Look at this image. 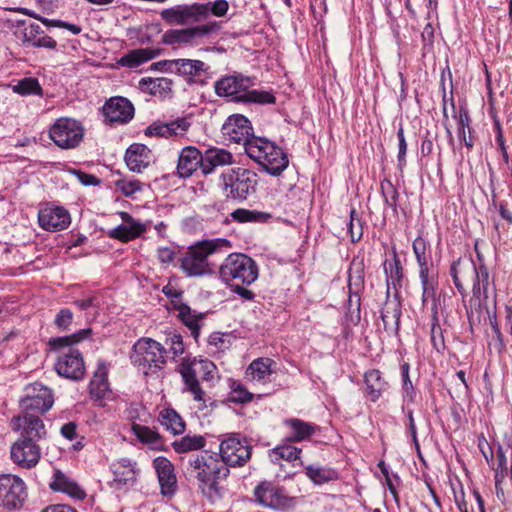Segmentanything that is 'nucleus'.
Masks as SVG:
<instances>
[{
  "label": "nucleus",
  "instance_id": "obj_32",
  "mask_svg": "<svg viewBox=\"0 0 512 512\" xmlns=\"http://www.w3.org/2000/svg\"><path fill=\"white\" fill-rule=\"evenodd\" d=\"M401 313V303L396 299H388L381 310L384 329L387 331H398Z\"/></svg>",
  "mask_w": 512,
  "mask_h": 512
},
{
  "label": "nucleus",
  "instance_id": "obj_18",
  "mask_svg": "<svg viewBox=\"0 0 512 512\" xmlns=\"http://www.w3.org/2000/svg\"><path fill=\"white\" fill-rule=\"evenodd\" d=\"M14 34L24 46L44 47L48 49H55L57 46V42L53 38L45 35L42 28L36 23L27 24L25 20H18Z\"/></svg>",
  "mask_w": 512,
  "mask_h": 512
},
{
  "label": "nucleus",
  "instance_id": "obj_7",
  "mask_svg": "<svg viewBox=\"0 0 512 512\" xmlns=\"http://www.w3.org/2000/svg\"><path fill=\"white\" fill-rule=\"evenodd\" d=\"M246 154L272 176L281 175L288 167L287 155L266 138H253L247 144Z\"/></svg>",
  "mask_w": 512,
  "mask_h": 512
},
{
  "label": "nucleus",
  "instance_id": "obj_53",
  "mask_svg": "<svg viewBox=\"0 0 512 512\" xmlns=\"http://www.w3.org/2000/svg\"><path fill=\"white\" fill-rule=\"evenodd\" d=\"M348 230L352 242H357L361 239L363 235L362 222L357 211L354 208H352L350 211V221L348 224Z\"/></svg>",
  "mask_w": 512,
  "mask_h": 512
},
{
  "label": "nucleus",
  "instance_id": "obj_37",
  "mask_svg": "<svg viewBox=\"0 0 512 512\" xmlns=\"http://www.w3.org/2000/svg\"><path fill=\"white\" fill-rule=\"evenodd\" d=\"M159 421L162 426L171 431L174 435H180L185 431V422L182 417L172 408H164L159 413Z\"/></svg>",
  "mask_w": 512,
  "mask_h": 512
},
{
  "label": "nucleus",
  "instance_id": "obj_45",
  "mask_svg": "<svg viewBox=\"0 0 512 512\" xmlns=\"http://www.w3.org/2000/svg\"><path fill=\"white\" fill-rule=\"evenodd\" d=\"M431 312V342L433 347L440 352L445 349V341L443 330L439 323L438 307L436 303L432 305Z\"/></svg>",
  "mask_w": 512,
  "mask_h": 512
},
{
  "label": "nucleus",
  "instance_id": "obj_6",
  "mask_svg": "<svg viewBox=\"0 0 512 512\" xmlns=\"http://www.w3.org/2000/svg\"><path fill=\"white\" fill-rule=\"evenodd\" d=\"M231 248L230 242L225 238L204 240L189 247L184 256L180 259L181 270L189 277H199L212 272L208 263L210 254L223 249Z\"/></svg>",
  "mask_w": 512,
  "mask_h": 512
},
{
  "label": "nucleus",
  "instance_id": "obj_39",
  "mask_svg": "<svg viewBox=\"0 0 512 512\" xmlns=\"http://www.w3.org/2000/svg\"><path fill=\"white\" fill-rule=\"evenodd\" d=\"M172 448L178 454L198 451L205 447L206 439L202 435H186L172 442Z\"/></svg>",
  "mask_w": 512,
  "mask_h": 512
},
{
  "label": "nucleus",
  "instance_id": "obj_34",
  "mask_svg": "<svg viewBox=\"0 0 512 512\" xmlns=\"http://www.w3.org/2000/svg\"><path fill=\"white\" fill-rule=\"evenodd\" d=\"M156 56L157 51L151 48L134 49L123 55L117 63L123 67L136 68Z\"/></svg>",
  "mask_w": 512,
  "mask_h": 512
},
{
  "label": "nucleus",
  "instance_id": "obj_36",
  "mask_svg": "<svg viewBox=\"0 0 512 512\" xmlns=\"http://www.w3.org/2000/svg\"><path fill=\"white\" fill-rule=\"evenodd\" d=\"M139 87L142 91L148 92L151 95L163 96L171 91L172 80L166 77L142 78L139 82Z\"/></svg>",
  "mask_w": 512,
  "mask_h": 512
},
{
  "label": "nucleus",
  "instance_id": "obj_11",
  "mask_svg": "<svg viewBox=\"0 0 512 512\" xmlns=\"http://www.w3.org/2000/svg\"><path fill=\"white\" fill-rule=\"evenodd\" d=\"M52 391L41 383H32L25 388V396L19 401L23 415L14 418L41 419L53 405Z\"/></svg>",
  "mask_w": 512,
  "mask_h": 512
},
{
  "label": "nucleus",
  "instance_id": "obj_57",
  "mask_svg": "<svg viewBox=\"0 0 512 512\" xmlns=\"http://www.w3.org/2000/svg\"><path fill=\"white\" fill-rule=\"evenodd\" d=\"M73 321V313L70 309H61L54 320V324L60 330H67Z\"/></svg>",
  "mask_w": 512,
  "mask_h": 512
},
{
  "label": "nucleus",
  "instance_id": "obj_40",
  "mask_svg": "<svg viewBox=\"0 0 512 512\" xmlns=\"http://www.w3.org/2000/svg\"><path fill=\"white\" fill-rule=\"evenodd\" d=\"M175 310L178 311V318L189 328L192 336L197 339L200 330L199 321L203 318V314H195L185 303L176 305Z\"/></svg>",
  "mask_w": 512,
  "mask_h": 512
},
{
  "label": "nucleus",
  "instance_id": "obj_60",
  "mask_svg": "<svg viewBox=\"0 0 512 512\" xmlns=\"http://www.w3.org/2000/svg\"><path fill=\"white\" fill-rule=\"evenodd\" d=\"M205 4L209 5V13H212L216 17L224 16L229 9V4L226 0H216L213 3L208 2Z\"/></svg>",
  "mask_w": 512,
  "mask_h": 512
},
{
  "label": "nucleus",
  "instance_id": "obj_33",
  "mask_svg": "<svg viewBox=\"0 0 512 512\" xmlns=\"http://www.w3.org/2000/svg\"><path fill=\"white\" fill-rule=\"evenodd\" d=\"M284 424L291 430V434L288 437V440L291 442L306 440L311 437L317 429L316 425L297 418L287 419L284 421Z\"/></svg>",
  "mask_w": 512,
  "mask_h": 512
},
{
  "label": "nucleus",
  "instance_id": "obj_26",
  "mask_svg": "<svg viewBox=\"0 0 512 512\" xmlns=\"http://www.w3.org/2000/svg\"><path fill=\"white\" fill-rule=\"evenodd\" d=\"M158 481L163 495H171L176 490V475L174 466L166 457H157L153 461Z\"/></svg>",
  "mask_w": 512,
  "mask_h": 512
},
{
  "label": "nucleus",
  "instance_id": "obj_28",
  "mask_svg": "<svg viewBox=\"0 0 512 512\" xmlns=\"http://www.w3.org/2000/svg\"><path fill=\"white\" fill-rule=\"evenodd\" d=\"M234 158L231 152L223 148L211 147L203 154L202 173L211 174L216 167L231 165Z\"/></svg>",
  "mask_w": 512,
  "mask_h": 512
},
{
  "label": "nucleus",
  "instance_id": "obj_38",
  "mask_svg": "<svg viewBox=\"0 0 512 512\" xmlns=\"http://www.w3.org/2000/svg\"><path fill=\"white\" fill-rule=\"evenodd\" d=\"M364 381L366 384V392L371 401L378 400L385 390L386 382L381 377L379 370L372 369L365 373Z\"/></svg>",
  "mask_w": 512,
  "mask_h": 512
},
{
  "label": "nucleus",
  "instance_id": "obj_3",
  "mask_svg": "<svg viewBox=\"0 0 512 512\" xmlns=\"http://www.w3.org/2000/svg\"><path fill=\"white\" fill-rule=\"evenodd\" d=\"M90 333V329H81L71 335L49 340L51 349L58 352L55 369L60 376L73 380L82 378L85 371L84 361L79 350L72 345L86 339Z\"/></svg>",
  "mask_w": 512,
  "mask_h": 512
},
{
  "label": "nucleus",
  "instance_id": "obj_30",
  "mask_svg": "<svg viewBox=\"0 0 512 512\" xmlns=\"http://www.w3.org/2000/svg\"><path fill=\"white\" fill-rule=\"evenodd\" d=\"M49 486L53 491L66 493L76 499H83L86 496L85 492L78 484L60 470H55L53 480L50 482Z\"/></svg>",
  "mask_w": 512,
  "mask_h": 512
},
{
  "label": "nucleus",
  "instance_id": "obj_5",
  "mask_svg": "<svg viewBox=\"0 0 512 512\" xmlns=\"http://www.w3.org/2000/svg\"><path fill=\"white\" fill-rule=\"evenodd\" d=\"M250 79L242 75L225 76L214 84L215 93L220 97H230L232 101L243 103L273 104L275 96L263 90L250 89Z\"/></svg>",
  "mask_w": 512,
  "mask_h": 512
},
{
  "label": "nucleus",
  "instance_id": "obj_48",
  "mask_svg": "<svg viewBox=\"0 0 512 512\" xmlns=\"http://www.w3.org/2000/svg\"><path fill=\"white\" fill-rule=\"evenodd\" d=\"M301 450L292 445H280L270 451L272 462H278L281 459L292 462L299 458Z\"/></svg>",
  "mask_w": 512,
  "mask_h": 512
},
{
  "label": "nucleus",
  "instance_id": "obj_4",
  "mask_svg": "<svg viewBox=\"0 0 512 512\" xmlns=\"http://www.w3.org/2000/svg\"><path fill=\"white\" fill-rule=\"evenodd\" d=\"M258 182L255 171L244 167H233L220 174L218 187L226 199L243 202L256 193Z\"/></svg>",
  "mask_w": 512,
  "mask_h": 512
},
{
  "label": "nucleus",
  "instance_id": "obj_58",
  "mask_svg": "<svg viewBox=\"0 0 512 512\" xmlns=\"http://www.w3.org/2000/svg\"><path fill=\"white\" fill-rule=\"evenodd\" d=\"M381 187L383 190L385 203L395 210L397 205L398 192L390 182H388L386 185L382 183Z\"/></svg>",
  "mask_w": 512,
  "mask_h": 512
},
{
  "label": "nucleus",
  "instance_id": "obj_43",
  "mask_svg": "<svg viewBox=\"0 0 512 512\" xmlns=\"http://www.w3.org/2000/svg\"><path fill=\"white\" fill-rule=\"evenodd\" d=\"M455 117L458 118V137L468 149H471L474 146V141L471 137L470 117L467 110L463 107L460 108Z\"/></svg>",
  "mask_w": 512,
  "mask_h": 512
},
{
  "label": "nucleus",
  "instance_id": "obj_42",
  "mask_svg": "<svg viewBox=\"0 0 512 512\" xmlns=\"http://www.w3.org/2000/svg\"><path fill=\"white\" fill-rule=\"evenodd\" d=\"M89 389L91 395H93L94 397L98 399L105 397L106 393L109 390L107 368L105 367V365H99L92 380L90 381Z\"/></svg>",
  "mask_w": 512,
  "mask_h": 512
},
{
  "label": "nucleus",
  "instance_id": "obj_21",
  "mask_svg": "<svg viewBox=\"0 0 512 512\" xmlns=\"http://www.w3.org/2000/svg\"><path fill=\"white\" fill-rule=\"evenodd\" d=\"M103 114L110 123H127L134 116L132 103L124 97H113L103 107Z\"/></svg>",
  "mask_w": 512,
  "mask_h": 512
},
{
  "label": "nucleus",
  "instance_id": "obj_22",
  "mask_svg": "<svg viewBox=\"0 0 512 512\" xmlns=\"http://www.w3.org/2000/svg\"><path fill=\"white\" fill-rule=\"evenodd\" d=\"M123 224L111 229L108 236L122 242L131 241L145 232L146 227L141 222L135 220L128 212H119Z\"/></svg>",
  "mask_w": 512,
  "mask_h": 512
},
{
  "label": "nucleus",
  "instance_id": "obj_29",
  "mask_svg": "<svg viewBox=\"0 0 512 512\" xmlns=\"http://www.w3.org/2000/svg\"><path fill=\"white\" fill-rule=\"evenodd\" d=\"M156 65H168L167 70L182 76H196L206 70L205 63L192 59H173L157 62Z\"/></svg>",
  "mask_w": 512,
  "mask_h": 512
},
{
  "label": "nucleus",
  "instance_id": "obj_1",
  "mask_svg": "<svg viewBox=\"0 0 512 512\" xmlns=\"http://www.w3.org/2000/svg\"><path fill=\"white\" fill-rule=\"evenodd\" d=\"M12 418L10 425L19 437L10 447V457L14 464L23 469L34 468L40 461L41 448L38 441L46 437L42 419Z\"/></svg>",
  "mask_w": 512,
  "mask_h": 512
},
{
  "label": "nucleus",
  "instance_id": "obj_8",
  "mask_svg": "<svg viewBox=\"0 0 512 512\" xmlns=\"http://www.w3.org/2000/svg\"><path fill=\"white\" fill-rule=\"evenodd\" d=\"M179 372L184 381L185 389L193 395L194 401L201 402L206 406V394L200 386L197 374H201L204 381H213L217 372L215 364L208 359L194 358L190 360L185 358L180 365Z\"/></svg>",
  "mask_w": 512,
  "mask_h": 512
},
{
  "label": "nucleus",
  "instance_id": "obj_54",
  "mask_svg": "<svg viewBox=\"0 0 512 512\" xmlns=\"http://www.w3.org/2000/svg\"><path fill=\"white\" fill-rule=\"evenodd\" d=\"M115 187L124 196L130 197L136 192L142 190V183L138 180L119 179L115 182Z\"/></svg>",
  "mask_w": 512,
  "mask_h": 512
},
{
  "label": "nucleus",
  "instance_id": "obj_14",
  "mask_svg": "<svg viewBox=\"0 0 512 512\" xmlns=\"http://www.w3.org/2000/svg\"><path fill=\"white\" fill-rule=\"evenodd\" d=\"M209 15V5L193 3L179 4L160 12L161 19L171 26H184L188 23L199 22Z\"/></svg>",
  "mask_w": 512,
  "mask_h": 512
},
{
  "label": "nucleus",
  "instance_id": "obj_25",
  "mask_svg": "<svg viewBox=\"0 0 512 512\" xmlns=\"http://www.w3.org/2000/svg\"><path fill=\"white\" fill-rule=\"evenodd\" d=\"M203 154L193 146L182 149L178 157L177 174L182 178L190 177L198 168L202 170Z\"/></svg>",
  "mask_w": 512,
  "mask_h": 512
},
{
  "label": "nucleus",
  "instance_id": "obj_52",
  "mask_svg": "<svg viewBox=\"0 0 512 512\" xmlns=\"http://www.w3.org/2000/svg\"><path fill=\"white\" fill-rule=\"evenodd\" d=\"M384 270L387 277L388 287L390 286V284H392L395 288L398 283L400 284L403 277V269L400 261L397 258H395L393 262H390L388 264L385 262Z\"/></svg>",
  "mask_w": 512,
  "mask_h": 512
},
{
  "label": "nucleus",
  "instance_id": "obj_47",
  "mask_svg": "<svg viewBox=\"0 0 512 512\" xmlns=\"http://www.w3.org/2000/svg\"><path fill=\"white\" fill-rule=\"evenodd\" d=\"M12 90L22 96L42 95V88L39 81L37 78L33 77H26L19 80L15 85H13Z\"/></svg>",
  "mask_w": 512,
  "mask_h": 512
},
{
  "label": "nucleus",
  "instance_id": "obj_13",
  "mask_svg": "<svg viewBox=\"0 0 512 512\" xmlns=\"http://www.w3.org/2000/svg\"><path fill=\"white\" fill-rule=\"evenodd\" d=\"M51 140L62 149L77 147L84 137V127L73 118H59L49 130Z\"/></svg>",
  "mask_w": 512,
  "mask_h": 512
},
{
  "label": "nucleus",
  "instance_id": "obj_59",
  "mask_svg": "<svg viewBox=\"0 0 512 512\" xmlns=\"http://www.w3.org/2000/svg\"><path fill=\"white\" fill-rule=\"evenodd\" d=\"M398 137V165L402 169L406 163L405 156L407 151V143L404 136V130L402 127L397 132Z\"/></svg>",
  "mask_w": 512,
  "mask_h": 512
},
{
  "label": "nucleus",
  "instance_id": "obj_27",
  "mask_svg": "<svg viewBox=\"0 0 512 512\" xmlns=\"http://www.w3.org/2000/svg\"><path fill=\"white\" fill-rule=\"evenodd\" d=\"M189 127L190 122L186 118H178L168 123L154 122L145 129V135L170 138L183 135Z\"/></svg>",
  "mask_w": 512,
  "mask_h": 512
},
{
  "label": "nucleus",
  "instance_id": "obj_12",
  "mask_svg": "<svg viewBox=\"0 0 512 512\" xmlns=\"http://www.w3.org/2000/svg\"><path fill=\"white\" fill-rule=\"evenodd\" d=\"M131 361L134 365L142 368L147 374L146 369L160 370L166 363L167 351L157 341L151 338H141L133 346Z\"/></svg>",
  "mask_w": 512,
  "mask_h": 512
},
{
  "label": "nucleus",
  "instance_id": "obj_51",
  "mask_svg": "<svg viewBox=\"0 0 512 512\" xmlns=\"http://www.w3.org/2000/svg\"><path fill=\"white\" fill-rule=\"evenodd\" d=\"M428 249L429 245L423 237L419 236L413 241V252L419 265V269H424V267H428Z\"/></svg>",
  "mask_w": 512,
  "mask_h": 512
},
{
  "label": "nucleus",
  "instance_id": "obj_35",
  "mask_svg": "<svg viewBox=\"0 0 512 512\" xmlns=\"http://www.w3.org/2000/svg\"><path fill=\"white\" fill-rule=\"evenodd\" d=\"M274 361L270 358H258L254 360L246 370V378L251 381L263 383L272 374L271 366Z\"/></svg>",
  "mask_w": 512,
  "mask_h": 512
},
{
  "label": "nucleus",
  "instance_id": "obj_16",
  "mask_svg": "<svg viewBox=\"0 0 512 512\" xmlns=\"http://www.w3.org/2000/svg\"><path fill=\"white\" fill-rule=\"evenodd\" d=\"M220 461L224 466H244L251 457V447L245 439L230 435L220 443Z\"/></svg>",
  "mask_w": 512,
  "mask_h": 512
},
{
  "label": "nucleus",
  "instance_id": "obj_64",
  "mask_svg": "<svg viewBox=\"0 0 512 512\" xmlns=\"http://www.w3.org/2000/svg\"><path fill=\"white\" fill-rule=\"evenodd\" d=\"M163 293L168 297L171 298L172 304L174 308L176 309V305H179V303H183L181 301L182 292L178 291L173 286L167 285L164 286L162 289Z\"/></svg>",
  "mask_w": 512,
  "mask_h": 512
},
{
  "label": "nucleus",
  "instance_id": "obj_24",
  "mask_svg": "<svg viewBox=\"0 0 512 512\" xmlns=\"http://www.w3.org/2000/svg\"><path fill=\"white\" fill-rule=\"evenodd\" d=\"M113 482L117 488L132 486L138 475L137 463L129 458H121L111 465Z\"/></svg>",
  "mask_w": 512,
  "mask_h": 512
},
{
  "label": "nucleus",
  "instance_id": "obj_2",
  "mask_svg": "<svg viewBox=\"0 0 512 512\" xmlns=\"http://www.w3.org/2000/svg\"><path fill=\"white\" fill-rule=\"evenodd\" d=\"M188 470L198 480L199 488L202 494L207 497L211 503H215L221 498L218 480L226 478L229 469L224 466L220 459L208 451H203L190 459Z\"/></svg>",
  "mask_w": 512,
  "mask_h": 512
},
{
  "label": "nucleus",
  "instance_id": "obj_61",
  "mask_svg": "<svg viewBox=\"0 0 512 512\" xmlns=\"http://www.w3.org/2000/svg\"><path fill=\"white\" fill-rule=\"evenodd\" d=\"M170 344V351L173 354V357H177L184 352V344L181 335L173 334L171 337L167 339Z\"/></svg>",
  "mask_w": 512,
  "mask_h": 512
},
{
  "label": "nucleus",
  "instance_id": "obj_19",
  "mask_svg": "<svg viewBox=\"0 0 512 512\" xmlns=\"http://www.w3.org/2000/svg\"><path fill=\"white\" fill-rule=\"evenodd\" d=\"M38 223L42 229L56 232L66 229L71 223V217L63 206L47 203L38 211Z\"/></svg>",
  "mask_w": 512,
  "mask_h": 512
},
{
  "label": "nucleus",
  "instance_id": "obj_9",
  "mask_svg": "<svg viewBox=\"0 0 512 512\" xmlns=\"http://www.w3.org/2000/svg\"><path fill=\"white\" fill-rule=\"evenodd\" d=\"M219 277L225 284L254 283L258 278V266L255 261L242 253L229 254L219 268Z\"/></svg>",
  "mask_w": 512,
  "mask_h": 512
},
{
  "label": "nucleus",
  "instance_id": "obj_62",
  "mask_svg": "<svg viewBox=\"0 0 512 512\" xmlns=\"http://www.w3.org/2000/svg\"><path fill=\"white\" fill-rule=\"evenodd\" d=\"M175 250L170 247H161L157 250V257L163 264H170L175 259Z\"/></svg>",
  "mask_w": 512,
  "mask_h": 512
},
{
  "label": "nucleus",
  "instance_id": "obj_15",
  "mask_svg": "<svg viewBox=\"0 0 512 512\" xmlns=\"http://www.w3.org/2000/svg\"><path fill=\"white\" fill-rule=\"evenodd\" d=\"M256 500L269 508L284 510L295 507L297 499L287 495L286 491L271 482L264 481L254 490Z\"/></svg>",
  "mask_w": 512,
  "mask_h": 512
},
{
  "label": "nucleus",
  "instance_id": "obj_44",
  "mask_svg": "<svg viewBox=\"0 0 512 512\" xmlns=\"http://www.w3.org/2000/svg\"><path fill=\"white\" fill-rule=\"evenodd\" d=\"M419 277L422 285V302L426 303L429 299L435 301V292L437 288V281L433 275H430L429 268L419 269Z\"/></svg>",
  "mask_w": 512,
  "mask_h": 512
},
{
  "label": "nucleus",
  "instance_id": "obj_23",
  "mask_svg": "<svg viewBox=\"0 0 512 512\" xmlns=\"http://www.w3.org/2000/svg\"><path fill=\"white\" fill-rule=\"evenodd\" d=\"M154 161L151 150L144 144L133 143L125 153V162L128 168L140 173Z\"/></svg>",
  "mask_w": 512,
  "mask_h": 512
},
{
  "label": "nucleus",
  "instance_id": "obj_10",
  "mask_svg": "<svg viewBox=\"0 0 512 512\" xmlns=\"http://www.w3.org/2000/svg\"><path fill=\"white\" fill-rule=\"evenodd\" d=\"M220 29L221 24L216 21L187 28L170 29L163 34L162 41L164 44L171 46L194 47L204 43L211 35L217 34Z\"/></svg>",
  "mask_w": 512,
  "mask_h": 512
},
{
  "label": "nucleus",
  "instance_id": "obj_49",
  "mask_svg": "<svg viewBox=\"0 0 512 512\" xmlns=\"http://www.w3.org/2000/svg\"><path fill=\"white\" fill-rule=\"evenodd\" d=\"M131 429L137 439L142 443L157 445L160 441V435L147 426L133 423Z\"/></svg>",
  "mask_w": 512,
  "mask_h": 512
},
{
  "label": "nucleus",
  "instance_id": "obj_31",
  "mask_svg": "<svg viewBox=\"0 0 512 512\" xmlns=\"http://www.w3.org/2000/svg\"><path fill=\"white\" fill-rule=\"evenodd\" d=\"M475 271L476 265L471 259H458L451 265L450 274L453 278V282L457 290L461 293V295L465 294L463 280L474 276Z\"/></svg>",
  "mask_w": 512,
  "mask_h": 512
},
{
  "label": "nucleus",
  "instance_id": "obj_41",
  "mask_svg": "<svg viewBox=\"0 0 512 512\" xmlns=\"http://www.w3.org/2000/svg\"><path fill=\"white\" fill-rule=\"evenodd\" d=\"M473 295L478 299H487L489 294V280L490 275L488 268L485 265L476 267L474 272Z\"/></svg>",
  "mask_w": 512,
  "mask_h": 512
},
{
  "label": "nucleus",
  "instance_id": "obj_20",
  "mask_svg": "<svg viewBox=\"0 0 512 512\" xmlns=\"http://www.w3.org/2000/svg\"><path fill=\"white\" fill-rule=\"evenodd\" d=\"M222 133L229 141L242 143L245 150L248 142L257 138L252 134L250 121L241 114L229 116L222 126Z\"/></svg>",
  "mask_w": 512,
  "mask_h": 512
},
{
  "label": "nucleus",
  "instance_id": "obj_46",
  "mask_svg": "<svg viewBox=\"0 0 512 512\" xmlns=\"http://www.w3.org/2000/svg\"><path fill=\"white\" fill-rule=\"evenodd\" d=\"M233 221L239 223L255 222L263 223L266 222L271 216L268 213L248 210L244 208H238L230 214Z\"/></svg>",
  "mask_w": 512,
  "mask_h": 512
},
{
  "label": "nucleus",
  "instance_id": "obj_50",
  "mask_svg": "<svg viewBox=\"0 0 512 512\" xmlns=\"http://www.w3.org/2000/svg\"><path fill=\"white\" fill-rule=\"evenodd\" d=\"M306 474L315 484H323L336 478V472L332 469L308 466Z\"/></svg>",
  "mask_w": 512,
  "mask_h": 512
},
{
  "label": "nucleus",
  "instance_id": "obj_63",
  "mask_svg": "<svg viewBox=\"0 0 512 512\" xmlns=\"http://www.w3.org/2000/svg\"><path fill=\"white\" fill-rule=\"evenodd\" d=\"M74 174L77 176L78 180L85 186H97L100 184V179L92 174H88L82 172L80 170L74 171Z\"/></svg>",
  "mask_w": 512,
  "mask_h": 512
},
{
  "label": "nucleus",
  "instance_id": "obj_17",
  "mask_svg": "<svg viewBox=\"0 0 512 512\" xmlns=\"http://www.w3.org/2000/svg\"><path fill=\"white\" fill-rule=\"evenodd\" d=\"M27 497L24 481L12 474L0 475V506L8 509L19 508Z\"/></svg>",
  "mask_w": 512,
  "mask_h": 512
},
{
  "label": "nucleus",
  "instance_id": "obj_55",
  "mask_svg": "<svg viewBox=\"0 0 512 512\" xmlns=\"http://www.w3.org/2000/svg\"><path fill=\"white\" fill-rule=\"evenodd\" d=\"M230 400L235 403H246L252 400V394L240 383L231 386Z\"/></svg>",
  "mask_w": 512,
  "mask_h": 512
},
{
  "label": "nucleus",
  "instance_id": "obj_56",
  "mask_svg": "<svg viewBox=\"0 0 512 512\" xmlns=\"http://www.w3.org/2000/svg\"><path fill=\"white\" fill-rule=\"evenodd\" d=\"M36 19L41 21L46 26L65 28L74 35H78L82 30L78 25L67 23L61 20H50L44 17H36Z\"/></svg>",
  "mask_w": 512,
  "mask_h": 512
}]
</instances>
